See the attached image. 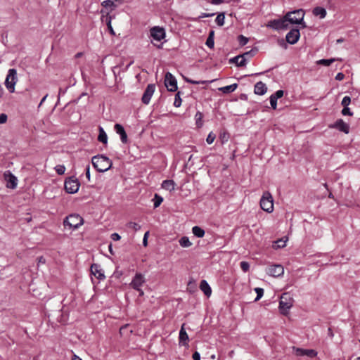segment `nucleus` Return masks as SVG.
<instances>
[{
	"label": "nucleus",
	"mask_w": 360,
	"mask_h": 360,
	"mask_svg": "<svg viewBox=\"0 0 360 360\" xmlns=\"http://www.w3.org/2000/svg\"><path fill=\"white\" fill-rule=\"evenodd\" d=\"M163 201V198L158 195H155V199H154V207L156 208L160 205L162 202Z\"/></svg>",
	"instance_id": "4c0bfd02"
},
{
	"label": "nucleus",
	"mask_w": 360,
	"mask_h": 360,
	"mask_svg": "<svg viewBox=\"0 0 360 360\" xmlns=\"http://www.w3.org/2000/svg\"><path fill=\"white\" fill-rule=\"evenodd\" d=\"M55 170L58 174L62 175L65 172V167L63 165H58L55 167Z\"/></svg>",
	"instance_id": "e433bc0d"
},
{
	"label": "nucleus",
	"mask_w": 360,
	"mask_h": 360,
	"mask_svg": "<svg viewBox=\"0 0 360 360\" xmlns=\"http://www.w3.org/2000/svg\"><path fill=\"white\" fill-rule=\"evenodd\" d=\"M342 114L343 115H349L352 116L353 113L351 112L350 109L348 107H344L342 110Z\"/></svg>",
	"instance_id": "8fccbe9b"
},
{
	"label": "nucleus",
	"mask_w": 360,
	"mask_h": 360,
	"mask_svg": "<svg viewBox=\"0 0 360 360\" xmlns=\"http://www.w3.org/2000/svg\"><path fill=\"white\" fill-rule=\"evenodd\" d=\"M286 240H284L283 239H279L275 242V245H274V249L284 248L286 245Z\"/></svg>",
	"instance_id": "72a5a7b5"
},
{
	"label": "nucleus",
	"mask_w": 360,
	"mask_h": 360,
	"mask_svg": "<svg viewBox=\"0 0 360 360\" xmlns=\"http://www.w3.org/2000/svg\"><path fill=\"white\" fill-rule=\"evenodd\" d=\"M230 63H234L237 65V66L242 67L246 65V58H244V56H237L230 59Z\"/></svg>",
	"instance_id": "5701e85b"
},
{
	"label": "nucleus",
	"mask_w": 360,
	"mask_h": 360,
	"mask_svg": "<svg viewBox=\"0 0 360 360\" xmlns=\"http://www.w3.org/2000/svg\"><path fill=\"white\" fill-rule=\"evenodd\" d=\"M83 224V219L79 214H72L66 217L63 221V225L69 229H76Z\"/></svg>",
	"instance_id": "20e7f679"
},
{
	"label": "nucleus",
	"mask_w": 360,
	"mask_h": 360,
	"mask_svg": "<svg viewBox=\"0 0 360 360\" xmlns=\"http://www.w3.org/2000/svg\"><path fill=\"white\" fill-rule=\"evenodd\" d=\"M186 81L188 83L193 84H207L211 83L214 81V79H212L211 81H206V80H201V81H195L191 79H186Z\"/></svg>",
	"instance_id": "f704fd0d"
},
{
	"label": "nucleus",
	"mask_w": 360,
	"mask_h": 360,
	"mask_svg": "<svg viewBox=\"0 0 360 360\" xmlns=\"http://www.w3.org/2000/svg\"><path fill=\"white\" fill-rule=\"evenodd\" d=\"M330 127L335 128L345 134H348L349 131V124L345 122L342 119L338 120Z\"/></svg>",
	"instance_id": "2eb2a0df"
},
{
	"label": "nucleus",
	"mask_w": 360,
	"mask_h": 360,
	"mask_svg": "<svg viewBox=\"0 0 360 360\" xmlns=\"http://www.w3.org/2000/svg\"><path fill=\"white\" fill-rule=\"evenodd\" d=\"M91 162L98 172H104L110 169L112 165V161L107 157L101 155L94 156Z\"/></svg>",
	"instance_id": "f257e3e1"
},
{
	"label": "nucleus",
	"mask_w": 360,
	"mask_h": 360,
	"mask_svg": "<svg viewBox=\"0 0 360 360\" xmlns=\"http://www.w3.org/2000/svg\"><path fill=\"white\" fill-rule=\"evenodd\" d=\"M8 116L5 113L0 114V124H4L6 122Z\"/></svg>",
	"instance_id": "3c124183"
},
{
	"label": "nucleus",
	"mask_w": 360,
	"mask_h": 360,
	"mask_svg": "<svg viewBox=\"0 0 360 360\" xmlns=\"http://www.w3.org/2000/svg\"><path fill=\"white\" fill-rule=\"evenodd\" d=\"M256 293H257V297L255 299V301H258L264 295V290L262 288H256L255 289Z\"/></svg>",
	"instance_id": "58836bf2"
},
{
	"label": "nucleus",
	"mask_w": 360,
	"mask_h": 360,
	"mask_svg": "<svg viewBox=\"0 0 360 360\" xmlns=\"http://www.w3.org/2000/svg\"><path fill=\"white\" fill-rule=\"evenodd\" d=\"M127 226L128 228L132 229L134 231H138L141 229V226L136 222L130 221L127 224Z\"/></svg>",
	"instance_id": "473e14b6"
},
{
	"label": "nucleus",
	"mask_w": 360,
	"mask_h": 360,
	"mask_svg": "<svg viewBox=\"0 0 360 360\" xmlns=\"http://www.w3.org/2000/svg\"><path fill=\"white\" fill-rule=\"evenodd\" d=\"M238 84H233L231 85H228L221 88H219V90L222 91L224 94H229L234 91L237 89Z\"/></svg>",
	"instance_id": "a878e982"
},
{
	"label": "nucleus",
	"mask_w": 360,
	"mask_h": 360,
	"mask_svg": "<svg viewBox=\"0 0 360 360\" xmlns=\"http://www.w3.org/2000/svg\"><path fill=\"white\" fill-rule=\"evenodd\" d=\"M72 360H82L79 356L74 355Z\"/></svg>",
	"instance_id": "774afa93"
},
{
	"label": "nucleus",
	"mask_w": 360,
	"mask_h": 360,
	"mask_svg": "<svg viewBox=\"0 0 360 360\" xmlns=\"http://www.w3.org/2000/svg\"><path fill=\"white\" fill-rule=\"evenodd\" d=\"M149 236V231H146L143 238V245L146 247L148 245V238Z\"/></svg>",
	"instance_id": "603ef678"
},
{
	"label": "nucleus",
	"mask_w": 360,
	"mask_h": 360,
	"mask_svg": "<svg viewBox=\"0 0 360 360\" xmlns=\"http://www.w3.org/2000/svg\"><path fill=\"white\" fill-rule=\"evenodd\" d=\"M345 78V75L342 72H339L335 76V79L338 81H341Z\"/></svg>",
	"instance_id": "6e6d98bb"
},
{
	"label": "nucleus",
	"mask_w": 360,
	"mask_h": 360,
	"mask_svg": "<svg viewBox=\"0 0 360 360\" xmlns=\"http://www.w3.org/2000/svg\"><path fill=\"white\" fill-rule=\"evenodd\" d=\"M205 44L210 49H212L214 45V39L208 38L206 40Z\"/></svg>",
	"instance_id": "09e8293b"
},
{
	"label": "nucleus",
	"mask_w": 360,
	"mask_h": 360,
	"mask_svg": "<svg viewBox=\"0 0 360 360\" xmlns=\"http://www.w3.org/2000/svg\"><path fill=\"white\" fill-rule=\"evenodd\" d=\"M336 60H342L340 58H330V59H321L318 60L316 63L318 65H322L324 66H329L331 65L333 62Z\"/></svg>",
	"instance_id": "cd10ccee"
},
{
	"label": "nucleus",
	"mask_w": 360,
	"mask_h": 360,
	"mask_svg": "<svg viewBox=\"0 0 360 360\" xmlns=\"http://www.w3.org/2000/svg\"><path fill=\"white\" fill-rule=\"evenodd\" d=\"M300 37V30L297 28L291 30L287 33L285 39L288 43L295 44L297 42Z\"/></svg>",
	"instance_id": "f8f14e48"
},
{
	"label": "nucleus",
	"mask_w": 360,
	"mask_h": 360,
	"mask_svg": "<svg viewBox=\"0 0 360 360\" xmlns=\"http://www.w3.org/2000/svg\"><path fill=\"white\" fill-rule=\"evenodd\" d=\"M304 11L303 9L295 10L288 12L285 15L287 22L291 24H300L302 27H306V23L304 22Z\"/></svg>",
	"instance_id": "f03ea898"
},
{
	"label": "nucleus",
	"mask_w": 360,
	"mask_h": 360,
	"mask_svg": "<svg viewBox=\"0 0 360 360\" xmlns=\"http://www.w3.org/2000/svg\"><path fill=\"white\" fill-rule=\"evenodd\" d=\"M85 174L88 180H90V167L89 165H87L85 168Z\"/></svg>",
	"instance_id": "864d4df0"
},
{
	"label": "nucleus",
	"mask_w": 360,
	"mask_h": 360,
	"mask_svg": "<svg viewBox=\"0 0 360 360\" xmlns=\"http://www.w3.org/2000/svg\"><path fill=\"white\" fill-rule=\"evenodd\" d=\"M150 37L158 41H161L165 37V31L164 28L155 26L152 27L150 30Z\"/></svg>",
	"instance_id": "9d476101"
},
{
	"label": "nucleus",
	"mask_w": 360,
	"mask_h": 360,
	"mask_svg": "<svg viewBox=\"0 0 360 360\" xmlns=\"http://www.w3.org/2000/svg\"><path fill=\"white\" fill-rule=\"evenodd\" d=\"M225 15L224 13H219L215 19L216 23L219 26H222L224 24Z\"/></svg>",
	"instance_id": "2f4dec72"
},
{
	"label": "nucleus",
	"mask_w": 360,
	"mask_h": 360,
	"mask_svg": "<svg viewBox=\"0 0 360 360\" xmlns=\"http://www.w3.org/2000/svg\"><path fill=\"white\" fill-rule=\"evenodd\" d=\"M293 305V298L289 292H284L281 295L279 301V309L282 314L287 315L290 309Z\"/></svg>",
	"instance_id": "7ed1b4c3"
},
{
	"label": "nucleus",
	"mask_w": 360,
	"mask_h": 360,
	"mask_svg": "<svg viewBox=\"0 0 360 360\" xmlns=\"http://www.w3.org/2000/svg\"><path fill=\"white\" fill-rule=\"evenodd\" d=\"M145 283L144 276L139 273L136 274L133 278L130 285L136 290H140V288Z\"/></svg>",
	"instance_id": "4468645a"
},
{
	"label": "nucleus",
	"mask_w": 360,
	"mask_h": 360,
	"mask_svg": "<svg viewBox=\"0 0 360 360\" xmlns=\"http://www.w3.org/2000/svg\"><path fill=\"white\" fill-rule=\"evenodd\" d=\"M98 140L104 144H107L108 143L107 134L105 132L103 128L101 127H99V134L98 136Z\"/></svg>",
	"instance_id": "393cba45"
},
{
	"label": "nucleus",
	"mask_w": 360,
	"mask_h": 360,
	"mask_svg": "<svg viewBox=\"0 0 360 360\" xmlns=\"http://www.w3.org/2000/svg\"><path fill=\"white\" fill-rule=\"evenodd\" d=\"M47 96H48V95L46 94V95H45V96L42 98L41 101H40L39 106H40V105H41V104L45 101V100L46 99Z\"/></svg>",
	"instance_id": "69168bd1"
},
{
	"label": "nucleus",
	"mask_w": 360,
	"mask_h": 360,
	"mask_svg": "<svg viewBox=\"0 0 360 360\" xmlns=\"http://www.w3.org/2000/svg\"><path fill=\"white\" fill-rule=\"evenodd\" d=\"M176 184L173 180H165L162 183V188L169 191H173L175 189Z\"/></svg>",
	"instance_id": "b1692460"
},
{
	"label": "nucleus",
	"mask_w": 360,
	"mask_h": 360,
	"mask_svg": "<svg viewBox=\"0 0 360 360\" xmlns=\"http://www.w3.org/2000/svg\"><path fill=\"white\" fill-rule=\"evenodd\" d=\"M284 269L282 265L274 264L270 266L267 269V274L273 277H278L283 274Z\"/></svg>",
	"instance_id": "ddd939ff"
},
{
	"label": "nucleus",
	"mask_w": 360,
	"mask_h": 360,
	"mask_svg": "<svg viewBox=\"0 0 360 360\" xmlns=\"http://www.w3.org/2000/svg\"><path fill=\"white\" fill-rule=\"evenodd\" d=\"M224 2V0H212L211 4L218 5Z\"/></svg>",
	"instance_id": "052dcab7"
},
{
	"label": "nucleus",
	"mask_w": 360,
	"mask_h": 360,
	"mask_svg": "<svg viewBox=\"0 0 360 360\" xmlns=\"http://www.w3.org/2000/svg\"><path fill=\"white\" fill-rule=\"evenodd\" d=\"M240 266L241 269L244 272H247L250 269V264L248 262H245V261L241 262L240 264Z\"/></svg>",
	"instance_id": "ea45409f"
},
{
	"label": "nucleus",
	"mask_w": 360,
	"mask_h": 360,
	"mask_svg": "<svg viewBox=\"0 0 360 360\" xmlns=\"http://www.w3.org/2000/svg\"><path fill=\"white\" fill-rule=\"evenodd\" d=\"M17 178L14 175L11 174L8 179L9 184L7 185V187L13 189L15 188L17 186Z\"/></svg>",
	"instance_id": "c756f323"
},
{
	"label": "nucleus",
	"mask_w": 360,
	"mask_h": 360,
	"mask_svg": "<svg viewBox=\"0 0 360 360\" xmlns=\"http://www.w3.org/2000/svg\"><path fill=\"white\" fill-rule=\"evenodd\" d=\"M214 15V13H203L200 15V18H207V17H212Z\"/></svg>",
	"instance_id": "bf43d9fd"
},
{
	"label": "nucleus",
	"mask_w": 360,
	"mask_h": 360,
	"mask_svg": "<svg viewBox=\"0 0 360 360\" xmlns=\"http://www.w3.org/2000/svg\"><path fill=\"white\" fill-rule=\"evenodd\" d=\"M18 82L17 71L15 69H9L5 80V86L11 93L15 91V86Z\"/></svg>",
	"instance_id": "423d86ee"
},
{
	"label": "nucleus",
	"mask_w": 360,
	"mask_h": 360,
	"mask_svg": "<svg viewBox=\"0 0 360 360\" xmlns=\"http://www.w3.org/2000/svg\"><path fill=\"white\" fill-rule=\"evenodd\" d=\"M238 42L241 46L245 45L248 42V39L243 35H239L238 37Z\"/></svg>",
	"instance_id": "a19ab883"
},
{
	"label": "nucleus",
	"mask_w": 360,
	"mask_h": 360,
	"mask_svg": "<svg viewBox=\"0 0 360 360\" xmlns=\"http://www.w3.org/2000/svg\"><path fill=\"white\" fill-rule=\"evenodd\" d=\"M192 232L198 238H202L205 235V231L200 226H195L192 228Z\"/></svg>",
	"instance_id": "bb28decb"
},
{
	"label": "nucleus",
	"mask_w": 360,
	"mask_h": 360,
	"mask_svg": "<svg viewBox=\"0 0 360 360\" xmlns=\"http://www.w3.org/2000/svg\"><path fill=\"white\" fill-rule=\"evenodd\" d=\"M114 129L116 133L120 136L121 141L126 143L127 142V135L124 127L120 124H115Z\"/></svg>",
	"instance_id": "a211bd4d"
},
{
	"label": "nucleus",
	"mask_w": 360,
	"mask_h": 360,
	"mask_svg": "<svg viewBox=\"0 0 360 360\" xmlns=\"http://www.w3.org/2000/svg\"><path fill=\"white\" fill-rule=\"evenodd\" d=\"M111 238L115 240V241H117L119 240H120L121 237L117 233H113L112 235H111Z\"/></svg>",
	"instance_id": "5fc2aeb1"
},
{
	"label": "nucleus",
	"mask_w": 360,
	"mask_h": 360,
	"mask_svg": "<svg viewBox=\"0 0 360 360\" xmlns=\"http://www.w3.org/2000/svg\"><path fill=\"white\" fill-rule=\"evenodd\" d=\"M195 120H196V123L198 124V121L200 120L202 117V114L200 112H198L196 114H195Z\"/></svg>",
	"instance_id": "13d9d810"
},
{
	"label": "nucleus",
	"mask_w": 360,
	"mask_h": 360,
	"mask_svg": "<svg viewBox=\"0 0 360 360\" xmlns=\"http://www.w3.org/2000/svg\"><path fill=\"white\" fill-rule=\"evenodd\" d=\"M193 360H200V354L198 352H195L193 354Z\"/></svg>",
	"instance_id": "4d7b16f0"
},
{
	"label": "nucleus",
	"mask_w": 360,
	"mask_h": 360,
	"mask_svg": "<svg viewBox=\"0 0 360 360\" xmlns=\"http://www.w3.org/2000/svg\"><path fill=\"white\" fill-rule=\"evenodd\" d=\"M283 94L284 92L283 90H278L274 94H273L271 96L274 97L276 99H278L283 96Z\"/></svg>",
	"instance_id": "49530a36"
},
{
	"label": "nucleus",
	"mask_w": 360,
	"mask_h": 360,
	"mask_svg": "<svg viewBox=\"0 0 360 360\" xmlns=\"http://www.w3.org/2000/svg\"><path fill=\"white\" fill-rule=\"evenodd\" d=\"M155 84H150L147 86V87L143 94L142 98H141L142 102L144 104L148 105L150 103L151 97L155 92Z\"/></svg>",
	"instance_id": "9b49d317"
},
{
	"label": "nucleus",
	"mask_w": 360,
	"mask_h": 360,
	"mask_svg": "<svg viewBox=\"0 0 360 360\" xmlns=\"http://www.w3.org/2000/svg\"><path fill=\"white\" fill-rule=\"evenodd\" d=\"M102 6L104 7H115L116 6L114 4L112 0H105L102 2Z\"/></svg>",
	"instance_id": "79ce46f5"
},
{
	"label": "nucleus",
	"mask_w": 360,
	"mask_h": 360,
	"mask_svg": "<svg viewBox=\"0 0 360 360\" xmlns=\"http://www.w3.org/2000/svg\"><path fill=\"white\" fill-rule=\"evenodd\" d=\"M257 52L256 49H252L249 51H247L244 53L242 56H244V58L247 59V58H250L255 55V53Z\"/></svg>",
	"instance_id": "a18cd8bd"
},
{
	"label": "nucleus",
	"mask_w": 360,
	"mask_h": 360,
	"mask_svg": "<svg viewBox=\"0 0 360 360\" xmlns=\"http://www.w3.org/2000/svg\"><path fill=\"white\" fill-rule=\"evenodd\" d=\"M38 262L39 263L44 264L46 262V259L44 257L41 256L38 258Z\"/></svg>",
	"instance_id": "e2e57ef3"
},
{
	"label": "nucleus",
	"mask_w": 360,
	"mask_h": 360,
	"mask_svg": "<svg viewBox=\"0 0 360 360\" xmlns=\"http://www.w3.org/2000/svg\"><path fill=\"white\" fill-rule=\"evenodd\" d=\"M179 243L180 245L183 248H189L192 245V243L190 241L189 238L187 236L181 237Z\"/></svg>",
	"instance_id": "c85d7f7f"
},
{
	"label": "nucleus",
	"mask_w": 360,
	"mask_h": 360,
	"mask_svg": "<svg viewBox=\"0 0 360 360\" xmlns=\"http://www.w3.org/2000/svg\"><path fill=\"white\" fill-rule=\"evenodd\" d=\"M261 208L268 212L271 213L274 210V200L271 194L269 191H265L260 200Z\"/></svg>",
	"instance_id": "39448f33"
},
{
	"label": "nucleus",
	"mask_w": 360,
	"mask_h": 360,
	"mask_svg": "<svg viewBox=\"0 0 360 360\" xmlns=\"http://www.w3.org/2000/svg\"><path fill=\"white\" fill-rule=\"evenodd\" d=\"M111 20H112V17L110 15H106L105 17V21H106V24H107V26H108V29L110 32V33L112 34V35H115V33L114 32V30L112 27V25H111Z\"/></svg>",
	"instance_id": "7c9ffc66"
},
{
	"label": "nucleus",
	"mask_w": 360,
	"mask_h": 360,
	"mask_svg": "<svg viewBox=\"0 0 360 360\" xmlns=\"http://www.w3.org/2000/svg\"><path fill=\"white\" fill-rule=\"evenodd\" d=\"M328 335L331 338L334 336V333L330 328H328Z\"/></svg>",
	"instance_id": "680f3d73"
},
{
	"label": "nucleus",
	"mask_w": 360,
	"mask_h": 360,
	"mask_svg": "<svg viewBox=\"0 0 360 360\" xmlns=\"http://www.w3.org/2000/svg\"><path fill=\"white\" fill-rule=\"evenodd\" d=\"M200 288L207 297H210L212 294V289L205 280H202L200 283Z\"/></svg>",
	"instance_id": "4be33fe9"
},
{
	"label": "nucleus",
	"mask_w": 360,
	"mask_h": 360,
	"mask_svg": "<svg viewBox=\"0 0 360 360\" xmlns=\"http://www.w3.org/2000/svg\"><path fill=\"white\" fill-rule=\"evenodd\" d=\"M277 100L274 97L270 96V103L271 106L274 110H276L277 108Z\"/></svg>",
	"instance_id": "de8ad7c7"
},
{
	"label": "nucleus",
	"mask_w": 360,
	"mask_h": 360,
	"mask_svg": "<svg viewBox=\"0 0 360 360\" xmlns=\"http://www.w3.org/2000/svg\"><path fill=\"white\" fill-rule=\"evenodd\" d=\"M181 105V98L180 97V92H177L175 94L174 105L176 108L179 107Z\"/></svg>",
	"instance_id": "c9c22d12"
},
{
	"label": "nucleus",
	"mask_w": 360,
	"mask_h": 360,
	"mask_svg": "<svg viewBox=\"0 0 360 360\" xmlns=\"http://www.w3.org/2000/svg\"><path fill=\"white\" fill-rule=\"evenodd\" d=\"M295 351L297 356H307L309 357H315L317 355V352L314 349H304L301 348L293 347Z\"/></svg>",
	"instance_id": "f3484780"
},
{
	"label": "nucleus",
	"mask_w": 360,
	"mask_h": 360,
	"mask_svg": "<svg viewBox=\"0 0 360 360\" xmlns=\"http://www.w3.org/2000/svg\"><path fill=\"white\" fill-rule=\"evenodd\" d=\"M312 13L316 17H319L321 19L326 18L327 15L326 10L321 6H316L312 10Z\"/></svg>",
	"instance_id": "412c9836"
},
{
	"label": "nucleus",
	"mask_w": 360,
	"mask_h": 360,
	"mask_svg": "<svg viewBox=\"0 0 360 360\" xmlns=\"http://www.w3.org/2000/svg\"><path fill=\"white\" fill-rule=\"evenodd\" d=\"M215 135L212 132H210L206 139L207 143L208 144L212 143L215 139Z\"/></svg>",
	"instance_id": "c03bdc74"
},
{
	"label": "nucleus",
	"mask_w": 360,
	"mask_h": 360,
	"mask_svg": "<svg viewBox=\"0 0 360 360\" xmlns=\"http://www.w3.org/2000/svg\"><path fill=\"white\" fill-rule=\"evenodd\" d=\"M91 272L94 276H96L99 280H103L105 278L103 269L101 268V266L98 264H93L91 266Z\"/></svg>",
	"instance_id": "dca6fc26"
},
{
	"label": "nucleus",
	"mask_w": 360,
	"mask_h": 360,
	"mask_svg": "<svg viewBox=\"0 0 360 360\" xmlns=\"http://www.w3.org/2000/svg\"><path fill=\"white\" fill-rule=\"evenodd\" d=\"M268 27H271L274 30H285L288 27V23L284 16L282 18L275 19L271 20L267 24Z\"/></svg>",
	"instance_id": "6e6552de"
},
{
	"label": "nucleus",
	"mask_w": 360,
	"mask_h": 360,
	"mask_svg": "<svg viewBox=\"0 0 360 360\" xmlns=\"http://www.w3.org/2000/svg\"><path fill=\"white\" fill-rule=\"evenodd\" d=\"M184 323L181 326L179 331V343L182 345H187L188 341V335L184 329Z\"/></svg>",
	"instance_id": "aec40b11"
},
{
	"label": "nucleus",
	"mask_w": 360,
	"mask_h": 360,
	"mask_svg": "<svg viewBox=\"0 0 360 360\" xmlns=\"http://www.w3.org/2000/svg\"><path fill=\"white\" fill-rule=\"evenodd\" d=\"M165 85L169 91L174 92L178 89L176 78L169 72L165 76Z\"/></svg>",
	"instance_id": "1a4fd4ad"
},
{
	"label": "nucleus",
	"mask_w": 360,
	"mask_h": 360,
	"mask_svg": "<svg viewBox=\"0 0 360 360\" xmlns=\"http://www.w3.org/2000/svg\"><path fill=\"white\" fill-rule=\"evenodd\" d=\"M220 137L221 139H225L226 141H227L228 139V137L226 136V134L225 133L224 134H221Z\"/></svg>",
	"instance_id": "338daca9"
},
{
	"label": "nucleus",
	"mask_w": 360,
	"mask_h": 360,
	"mask_svg": "<svg viewBox=\"0 0 360 360\" xmlns=\"http://www.w3.org/2000/svg\"><path fill=\"white\" fill-rule=\"evenodd\" d=\"M351 102V98L349 96H345L342 100V102H341V104L342 105H343L344 107H347L349 103Z\"/></svg>",
	"instance_id": "37998d69"
},
{
	"label": "nucleus",
	"mask_w": 360,
	"mask_h": 360,
	"mask_svg": "<svg viewBox=\"0 0 360 360\" xmlns=\"http://www.w3.org/2000/svg\"><path fill=\"white\" fill-rule=\"evenodd\" d=\"M214 32L213 30L210 31L208 35V38L214 39Z\"/></svg>",
	"instance_id": "0e129e2a"
},
{
	"label": "nucleus",
	"mask_w": 360,
	"mask_h": 360,
	"mask_svg": "<svg viewBox=\"0 0 360 360\" xmlns=\"http://www.w3.org/2000/svg\"><path fill=\"white\" fill-rule=\"evenodd\" d=\"M64 186L67 193L73 194L78 191L80 184L77 179L69 177L65 181Z\"/></svg>",
	"instance_id": "0eeeda50"
},
{
	"label": "nucleus",
	"mask_w": 360,
	"mask_h": 360,
	"mask_svg": "<svg viewBox=\"0 0 360 360\" xmlns=\"http://www.w3.org/2000/svg\"><path fill=\"white\" fill-rule=\"evenodd\" d=\"M266 91H267L266 86L262 82H258L255 85L254 91H255V94H256L263 95L266 92Z\"/></svg>",
	"instance_id": "6ab92c4d"
}]
</instances>
